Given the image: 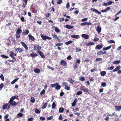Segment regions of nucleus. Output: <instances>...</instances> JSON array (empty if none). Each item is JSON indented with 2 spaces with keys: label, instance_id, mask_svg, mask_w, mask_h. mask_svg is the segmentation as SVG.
I'll return each instance as SVG.
<instances>
[{
  "label": "nucleus",
  "instance_id": "7c9ffc66",
  "mask_svg": "<svg viewBox=\"0 0 121 121\" xmlns=\"http://www.w3.org/2000/svg\"><path fill=\"white\" fill-rule=\"evenodd\" d=\"M8 104H6L4 105L2 107V108L3 109H5L8 107Z\"/></svg>",
  "mask_w": 121,
  "mask_h": 121
},
{
  "label": "nucleus",
  "instance_id": "8fccbe9b",
  "mask_svg": "<svg viewBox=\"0 0 121 121\" xmlns=\"http://www.w3.org/2000/svg\"><path fill=\"white\" fill-rule=\"evenodd\" d=\"M47 67L49 69L52 70V71L54 70V68L52 67H51L49 65H48L47 66Z\"/></svg>",
  "mask_w": 121,
  "mask_h": 121
},
{
  "label": "nucleus",
  "instance_id": "de8ad7c7",
  "mask_svg": "<svg viewBox=\"0 0 121 121\" xmlns=\"http://www.w3.org/2000/svg\"><path fill=\"white\" fill-rule=\"evenodd\" d=\"M17 116L19 117H22L23 116V114L22 113L20 112L17 114Z\"/></svg>",
  "mask_w": 121,
  "mask_h": 121
},
{
  "label": "nucleus",
  "instance_id": "423d86ee",
  "mask_svg": "<svg viewBox=\"0 0 121 121\" xmlns=\"http://www.w3.org/2000/svg\"><path fill=\"white\" fill-rule=\"evenodd\" d=\"M82 37L84 38L85 39H88L89 38V36L87 35L83 34L82 35Z\"/></svg>",
  "mask_w": 121,
  "mask_h": 121
},
{
  "label": "nucleus",
  "instance_id": "c85d7f7f",
  "mask_svg": "<svg viewBox=\"0 0 121 121\" xmlns=\"http://www.w3.org/2000/svg\"><path fill=\"white\" fill-rule=\"evenodd\" d=\"M95 43L93 42H89L87 43L86 45L87 46H89L91 45H93Z\"/></svg>",
  "mask_w": 121,
  "mask_h": 121
},
{
  "label": "nucleus",
  "instance_id": "9b49d317",
  "mask_svg": "<svg viewBox=\"0 0 121 121\" xmlns=\"http://www.w3.org/2000/svg\"><path fill=\"white\" fill-rule=\"evenodd\" d=\"M103 45H98L96 46L95 48L98 49H101L103 47Z\"/></svg>",
  "mask_w": 121,
  "mask_h": 121
},
{
  "label": "nucleus",
  "instance_id": "3c124183",
  "mask_svg": "<svg viewBox=\"0 0 121 121\" xmlns=\"http://www.w3.org/2000/svg\"><path fill=\"white\" fill-rule=\"evenodd\" d=\"M63 119V117L60 114L59 117V120H62Z\"/></svg>",
  "mask_w": 121,
  "mask_h": 121
},
{
  "label": "nucleus",
  "instance_id": "bf43d9fd",
  "mask_svg": "<svg viewBox=\"0 0 121 121\" xmlns=\"http://www.w3.org/2000/svg\"><path fill=\"white\" fill-rule=\"evenodd\" d=\"M102 60V59L101 58H97L95 60V61H100Z\"/></svg>",
  "mask_w": 121,
  "mask_h": 121
},
{
  "label": "nucleus",
  "instance_id": "ddd939ff",
  "mask_svg": "<svg viewBox=\"0 0 121 121\" xmlns=\"http://www.w3.org/2000/svg\"><path fill=\"white\" fill-rule=\"evenodd\" d=\"M71 37L73 38L77 39L80 38V36L79 35H72Z\"/></svg>",
  "mask_w": 121,
  "mask_h": 121
},
{
  "label": "nucleus",
  "instance_id": "39448f33",
  "mask_svg": "<svg viewBox=\"0 0 121 121\" xmlns=\"http://www.w3.org/2000/svg\"><path fill=\"white\" fill-rule=\"evenodd\" d=\"M106 52L105 51L103 52V51H101L100 52L99 51L97 53V55H101L102 54H106Z\"/></svg>",
  "mask_w": 121,
  "mask_h": 121
},
{
  "label": "nucleus",
  "instance_id": "9d476101",
  "mask_svg": "<svg viewBox=\"0 0 121 121\" xmlns=\"http://www.w3.org/2000/svg\"><path fill=\"white\" fill-rule=\"evenodd\" d=\"M18 97V96L17 95L12 96L11 97L9 101H13L15 99L17 98Z\"/></svg>",
  "mask_w": 121,
  "mask_h": 121
},
{
  "label": "nucleus",
  "instance_id": "e2e57ef3",
  "mask_svg": "<svg viewBox=\"0 0 121 121\" xmlns=\"http://www.w3.org/2000/svg\"><path fill=\"white\" fill-rule=\"evenodd\" d=\"M33 118L31 117L28 119L27 120V121H33Z\"/></svg>",
  "mask_w": 121,
  "mask_h": 121
},
{
  "label": "nucleus",
  "instance_id": "864d4df0",
  "mask_svg": "<svg viewBox=\"0 0 121 121\" xmlns=\"http://www.w3.org/2000/svg\"><path fill=\"white\" fill-rule=\"evenodd\" d=\"M114 68V66H112L110 67H109L108 68L109 70H112Z\"/></svg>",
  "mask_w": 121,
  "mask_h": 121
},
{
  "label": "nucleus",
  "instance_id": "09e8293b",
  "mask_svg": "<svg viewBox=\"0 0 121 121\" xmlns=\"http://www.w3.org/2000/svg\"><path fill=\"white\" fill-rule=\"evenodd\" d=\"M45 93V91L44 90H43L40 92V94L41 95Z\"/></svg>",
  "mask_w": 121,
  "mask_h": 121
},
{
  "label": "nucleus",
  "instance_id": "1a4fd4ad",
  "mask_svg": "<svg viewBox=\"0 0 121 121\" xmlns=\"http://www.w3.org/2000/svg\"><path fill=\"white\" fill-rule=\"evenodd\" d=\"M121 68V67L120 65H119L117 66V67L114 70H113V72H114L118 71Z\"/></svg>",
  "mask_w": 121,
  "mask_h": 121
},
{
  "label": "nucleus",
  "instance_id": "f704fd0d",
  "mask_svg": "<svg viewBox=\"0 0 121 121\" xmlns=\"http://www.w3.org/2000/svg\"><path fill=\"white\" fill-rule=\"evenodd\" d=\"M0 78L1 79V80L2 81H4V76L2 74H1L0 75Z\"/></svg>",
  "mask_w": 121,
  "mask_h": 121
},
{
  "label": "nucleus",
  "instance_id": "4468645a",
  "mask_svg": "<svg viewBox=\"0 0 121 121\" xmlns=\"http://www.w3.org/2000/svg\"><path fill=\"white\" fill-rule=\"evenodd\" d=\"M28 37H29V39L30 40L32 41H34L35 40V39L34 38L32 35H28Z\"/></svg>",
  "mask_w": 121,
  "mask_h": 121
},
{
  "label": "nucleus",
  "instance_id": "bb28decb",
  "mask_svg": "<svg viewBox=\"0 0 121 121\" xmlns=\"http://www.w3.org/2000/svg\"><path fill=\"white\" fill-rule=\"evenodd\" d=\"M64 110V108H63L60 107L59 108V112H62Z\"/></svg>",
  "mask_w": 121,
  "mask_h": 121
},
{
  "label": "nucleus",
  "instance_id": "6e6552de",
  "mask_svg": "<svg viewBox=\"0 0 121 121\" xmlns=\"http://www.w3.org/2000/svg\"><path fill=\"white\" fill-rule=\"evenodd\" d=\"M64 27H66V28L68 29H71L73 28V26L70 25H67L64 26Z\"/></svg>",
  "mask_w": 121,
  "mask_h": 121
},
{
  "label": "nucleus",
  "instance_id": "13d9d810",
  "mask_svg": "<svg viewBox=\"0 0 121 121\" xmlns=\"http://www.w3.org/2000/svg\"><path fill=\"white\" fill-rule=\"evenodd\" d=\"M65 89L67 90H69L70 89L69 87L67 86H65Z\"/></svg>",
  "mask_w": 121,
  "mask_h": 121
},
{
  "label": "nucleus",
  "instance_id": "f03ea898",
  "mask_svg": "<svg viewBox=\"0 0 121 121\" xmlns=\"http://www.w3.org/2000/svg\"><path fill=\"white\" fill-rule=\"evenodd\" d=\"M80 89L82 91H83L84 92H87L89 91L84 86H83L80 87Z\"/></svg>",
  "mask_w": 121,
  "mask_h": 121
},
{
  "label": "nucleus",
  "instance_id": "2eb2a0df",
  "mask_svg": "<svg viewBox=\"0 0 121 121\" xmlns=\"http://www.w3.org/2000/svg\"><path fill=\"white\" fill-rule=\"evenodd\" d=\"M40 69L38 68H35L34 69V72L36 73H39L40 72Z\"/></svg>",
  "mask_w": 121,
  "mask_h": 121
},
{
  "label": "nucleus",
  "instance_id": "b1692460",
  "mask_svg": "<svg viewBox=\"0 0 121 121\" xmlns=\"http://www.w3.org/2000/svg\"><path fill=\"white\" fill-rule=\"evenodd\" d=\"M30 56L32 57L37 56H38L37 55L36 53H33L30 54Z\"/></svg>",
  "mask_w": 121,
  "mask_h": 121
},
{
  "label": "nucleus",
  "instance_id": "a211bd4d",
  "mask_svg": "<svg viewBox=\"0 0 121 121\" xmlns=\"http://www.w3.org/2000/svg\"><path fill=\"white\" fill-rule=\"evenodd\" d=\"M120 60H115L112 63L113 64H118L120 63Z\"/></svg>",
  "mask_w": 121,
  "mask_h": 121
},
{
  "label": "nucleus",
  "instance_id": "680f3d73",
  "mask_svg": "<svg viewBox=\"0 0 121 121\" xmlns=\"http://www.w3.org/2000/svg\"><path fill=\"white\" fill-rule=\"evenodd\" d=\"M99 40V39L98 38H97L96 37L94 39V41H98Z\"/></svg>",
  "mask_w": 121,
  "mask_h": 121
},
{
  "label": "nucleus",
  "instance_id": "473e14b6",
  "mask_svg": "<svg viewBox=\"0 0 121 121\" xmlns=\"http://www.w3.org/2000/svg\"><path fill=\"white\" fill-rule=\"evenodd\" d=\"M41 37L44 40H45L46 39V36H45L43 35H41Z\"/></svg>",
  "mask_w": 121,
  "mask_h": 121
},
{
  "label": "nucleus",
  "instance_id": "aec40b11",
  "mask_svg": "<svg viewBox=\"0 0 121 121\" xmlns=\"http://www.w3.org/2000/svg\"><path fill=\"white\" fill-rule=\"evenodd\" d=\"M22 32V30L20 29H18L16 31V33L18 34H21Z\"/></svg>",
  "mask_w": 121,
  "mask_h": 121
},
{
  "label": "nucleus",
  "instance_id": "79ce46f5",
  "mask_svg": "<svg viewBox=\"0 0 121 121\" xmlns=\"http://www.w3.org/2000/svg\"><path fill=\"white\" fill-rule=\"evenodd\" d=\"M68 81L69 82L71 83H73L74 82L72 78H69Z\"/></svg>",
  "mask_w": 121,
  "mask_h": 121
},
{
  "label": "nucleus",
  "instance_id": "5701e85b",
  "mask_svg": "<svg viewBox=\"0 0 121 121\" xmlns=\"http://www.w3.org/2000/svg\"><path fill=\"white\" fill-rule=\"evenodd\" d=\"M57 83L58 84L56 85V87L55 88V89L57 90H59L60 88V85H59V83Z\"/></svg>",
  "mask_w": 121,
  "mask_h": 121
},
{
  "label": "nucleus",
  "instance_id": "e433bc0d",
  "mask_svg": "<svg viewBox=\"0 0 121 121\" xmlns=\"http://www.w3.org/2000/svg\"><path fill=\"white\" fill-rule=\"evenodd\" d=\"M101 85L103 87H105L106 86V83L104 82H102L101 83Z\"/></svg>",
  "mask_w": 121,
  "mask_h": 121
},
{
  "label": "nucleus",
  "instance_id": "dca6fc26",
  "mask_svg": "<svg viewBox=\"0 0 121 121\" xmlns=\"http://www.w3.org/2000/svg\"><path fill=\"white\" fill-rule=\"evenodd\" d=\"M101 27H100L99 26H97V28L96 29V30L97 32L98 33H100L101 31Z\"/></svg>",
  "mask_w": 121,
  "mask_h": 121
},
{
  "label": "nucleus",
  "instance_id": "72a5a7b5",
  "mask_svg": "<svg viewBox=\"0 0 121 121\" xmlns=\"http://www.w3.org/2000/svg\"><path fill=\"white\" fill-rule=\"evenodd\" d=\"M1 56L2 57L4 58H9V57L8 56L4 55H1Z\"/></svg>",
  "mask_w": 121,
  "mask_h": 121
},
{
  "label": "nucleus",
  "instance_id": "4d7b16f0",
  "mask_svg": "<svg viewBox=\"0 0 121 121\" xmlns=\"http://www.w3.org/2000/svg\"><path fill=\"white\" fill-rule=\"evenodd\" d=\"M40 119L41 121H43L45 120V118L44 117H40Z\"/></svg>",
  "mask_w": 121,
  "mask_h": 121
},
{
  "label": "nucleus",
  "instance_id": "412c9836",
  "mask_svg": "<svg viewBox=\"0 0 121 121\" xmlns=\"http://www.w3.org/2000/svg\"><path fill=\"white\" fill-rule=\"evenodd\" d=\"M18 79L19 78H17L14 79L11 82V84H13L14 83L16 82Z\"/></svg>",
  "mask_w": 121,
  "mask_h": 121
},
{
  "label": "nucleus",
  "instance_id": "7ed1b4c3",
  "mask_svg": "<svg viewBox=\"0 0 121 121\" xmlns=\"http://www.w3.org/2000/svg\"><path fill=\"white\" fill-rule=\"evenodd\" d=\"M60 63L61 64L64 66H65L67 65V63L64 60H62Z\"/></svg>",
  "mask_w": 121,
  "mask_h": 121
},
{
  "label": "nucleus",
  "instance_id": "f3484780",
  "mask_svg": "<svg viewBox=\"0 0 121 121\" xmlns=\"http://www.w3.org/2000/svg\"><path fill=\"white\" fill-rule=\"evenodd\" d=\"M111 47L112 45H110L108 47H106L103 48V50H108Z\"/></svg>",
  "mask_w": 121,
  "mask_h": 121
},
{
  "label": "nucleus",
  "instance_id": "c03bdc74",
  "mask_svg": "<svg viewBox=\"0 0 121 121\" xmlns=\"http://www.w3.org/2000/svg\"><path fill=\"white\" fill-rule=\"evenodd\" d=\"M4 86V84L3 83H1L0 85V91L2 89Z\"/></svg>",
  "mask_w": 121,
  "mask_h": 121
},
{
  "label": "nucleus",
  "instance_id": "2f4dec72",
  "mask_svg": "<svg viewBox=\"0 0 121 121\" xmlns=\"http://www.w3.org/2000/svg\"><path fill=\"white\" fill-rule=\"evenodd\" d=\"M82 50V49L80 48H78L76 49V52H79Z\"/></svg>",
  "mask_w": 121,
  "mask_h": 121
},
{
  "label": "nucleus",
  "instance_id": "393cba45",
  "mask_svg": "<svg viewBox=\"0 0 121 121\" xmlns=\"http://www.w3.org/2000/svg\"><path fill=\"white\" fill-rule=\"evenodd\" d=\"M115 109L118 110H120L121 109V107L120 106L118 107L117 106H115Z\"/></svg>",
  "mask_w": 121,
  "mask_h": 121
},
{
  "label": "nucleus",
  "instance_id": "4be33fe9",
  "mask_svg": "<svg viewBox=\"0 0 121 121\" xmlns=\"http://www.w3.org/2000/svg\"><path fill=\"white\" fill-rule=\"evenodd\" d=\"M9 53L10 54V56L13 59H14L15 60H16V59L15 57L14 56H13V54H12L11 52H9Z\"/></svg>",
  "mask_w": 121,
  "mask_h": 121
},
{
  "label": "nucleus",
  "instance_id": "20e7f679",
  "mask_svg": "<svg viewBox=\"0 0 121 121\" xmlns=\"http://www.w3.org/2000/svg\"><path fill=\"white\" fill-rule=\"evenodd\" d=\"M21 44L22 45L24 48L26 50H27L28 48L25 43L23 42H21Z\"/></svg>",
  "mask_w": 121,
  "mask_h": 121
},
{
  "label": "nucleus",
  "instance_id": "69168bd1",
  "mask_svg": "<svg viewBox=\"0 0 121 121\" xmlns=\"http://www.w3.org/2000/svg\"><path fill=\"white\" fill-rule=\"evenodd\" d=\"M110 9V8L109 7H108L105 9V10L106 12L108 11Z\"/></svg>",
  "mask_w": 121,
  "mask_h": 121
},
{
  "label": "nucleus",
  "instance_id": "a878e982",
  "mask_svg": "<svg viewBox=\"0 0 121 121\" xmlns=\"http://www.w3.org/2000/svg\"><path fill=\"white\" fill-rule=\"evenodd\" d=\"M73 42L72 41L69 40L67 42H66L65 44L66 45H68L71 43Z\"/></svg>",
  "mask_w": 121,
  "mask_h": 121
},
{
  "label": "nucleus",
  "instance_id": "cd10ccee",
  "mask_svg": "<svg viewBox=\"0 0 121 121\" xmlns=\"http://www.w3.org/2000/svg\"><path fill=\"white\" fill-rule=\"evenodd\" d=\"M35 99L33 97H31V102L32 103H34L35 102Z\"/></svg>",
  "mask_w": 121,
  "mask_h": 121
},
{
  "label": "nucleus",
  "instance_id": "a18cd8bd",
  "mask_svg": "<svg viewBox=\"0 0 121 121\" xmlns=\"http://www.w3.org/2000/svg\"><path fill=\"white\" fill-rule=\"evenodd\" d=\"M58 84V83H57L56 84H52L51 85V86L52 87H54L56 86V85Z\"/></svg>",
  "mask_w": 121,
  "mask_h": 121
},
{
  "label": "nucleus",
  "instance_id": "f8f14e48",
  "mask_svg": "<svg viewBox=\"0 0 121 121\" xmlns=\"http://www.w3.org/2000/svg\"><path fill=\"white\" fill-rule=\"evenodd\" d=\"M16 51L17 52L21 53L23 51V50L21 48H17L15 49Z\"/></svg>",
  "mask_w": 121,
  "mask_h": 121
},
{
  "label": "nucleus",
  "instance_id": "338daca9",
  "mask_svg": "<svg viewBox=\"0 0 121 121\" xmlns=\"http://www.w3.org/2000/svg\"><path fill=\"white\" fill-rule=\"evenodd\" d=\"M85 78L83 77H82L80 78V80L82 81H83L85 80Z\"/></svg>",
  "mask_w": 121,
  "mask_h": 121
},
{
  "label": "nucleus",
  "instance_id": "774afa93",
  "mask_svg": "<svg viewBox=\"0 0 121 121\" xmlns=\"http://www.w3.org/2000/svg\"><path fill=\"white\" fill-rule=\"evenodd\" d=\"M53 118V117L51 116H50L48 117L47 118V119L48 120H51Z\"/></svg>",
  "mask_w": 121,
  "mask_h": 121
},
{
  "label": "nucleus",
  "instance_id": "f257e3e1",
  "mask_svg": "<svg viewBox=\"0 0 121 121\" xmlns=\"http://www.w3.org/2000/svg\"><path fill=\"white\" fill-rule=\"evenodd\" d=\"M9 103L12 106L16 105L17 104L15 101H9Z\"/></svg>",
  "mask_w": 121,
  "mask_h": 121
},
{
  "label": "nucleus",
  "instance_id": "0eeeda50",
  "mask_svg": "<svg viewBox=\"0 0 121 121\" xmlns=\"http://www.w3.org/2000/svg\"><path fill=\"white\" fill-rule=\"evenodd\" d=\"M91 22H85L82 23H81L80 25L81 26H85L86 25H91Z\"/></svg>",
  "mask_w": 121,
  "mask_h": 121
},
{
  "label": "nucleus",
  "instance_id": "58836bf2",
  "mask_svg": "<svg viewBox=\"0 0 121 121\" xmlns=\"http://www.w3.org/2000/svg\"><path fill=\"white\" fill-rule=\"evenodd\" d=\"M55 31L57 33H59L60 32V30L57 27L55 29Z\"/></svg>",
  "mask_w": 121,
  "mask_h": 121
},
{
  "label": "nucleus",
  "instance_id": "37998d69",
  "mask_svg": "<svg viewBox=\"0 0 121 121\" xmlns=\"http://www.w3.org/2000/svg\"><path fill=\"white\" fill-rule=\"evenodd\" d=\"M56 107V105L54 102H53L52 105V108L53 109L54 108Z\"/></svg>",
  "mask_w": 121,
  "mask_h": 121
},
{
  "label": "nucleus",
  "instance_id": "c9c22d12",
  "mask_svg": "<svg viewBox=\"0 0 121 121\" xmlns=\"http://www.w3.org/2000/svg\"><path fill=\"white\" fill-rule=\"evenodd\" d=\"M63 43H58L56 44V46H62V45H63Z\"/></svg>",
  "mask_w": 121,
  "mask_h": 121
},
{
  "label": "nucleus",
  "instance_id": "603ef678",
  "mask_svg": "<svg viewBox=\"0 0 121 121\" xmlns=\"http://www.w3.org/2000/svg\"><path fill=\"white\" fill-rule=\"evenodd\" d=\"M62 0H60L57 2V4H61L62 2Z\"/></svg>",
  "mask_w": 121,
  "mask_h": 121
},
{
  "label": "nucleus",
  "instance_id": "6ab92c4d",
  "mask_svg": "<svg viewBox=\"0 0 121 121\" xmlns=\"http://www.w3.org/2000/svg\"><path fill=\"white\" fill-rule=\"evenodd\" d=\"M106 73V72L105 71H103L100 72V74L101 76H104Z\"/></svg>",
  "mask_w": 121,
  "mask_h": 121
},
{
  "label": "nucleus",
  "instance_id": "49530a36",
  "mask_svg": "<svg viewBox=\"0 0 121 121\" xmlns=\"http://www.w3.org/2000/svg\"><path fill=\"white\" fill-rule=\"evenodd\" d=\"M25 33L24 35H27L29 33V31L28 30H25Z\"/></svg>",
  "mask_w": 121,
  "mask_h": 121
},
{
  "label": "nucleus",
  "instance_id": "a19ab883",
  "mask_svg": "<svg viewBox=\"0 0 121 121\" xmlns=\"http://www.w3.org/2000/svg\"><path fill=\"white\" fill-rule=\"evenodd\" d=\"M35 112L36 113H40V111L37 108H35Z\"/></svg>",
  "mask_w": 121,
  "mask_h": 121
},
{
  "label": "nucleus",
  "instance_id": "4c0bfd02",
  "mask_svg": "<svg viewBox=\"0 0 121 121\" xmlns=\"http://www.w3.org/2000/svg\"><path fill=\"white\" fill-rule=\"evenodd\" d=\"M47 103H44L43 104V106L42 107V108L43 109H44L47 106Z\"/></svg>",
  "mask_w": 121,
  "mask_h": 121
},
{
  "label": "nucleus",
  "instance_id": "ea45409f",
  "mask_svg": "<svg viewBox=\"0 0 121 121\" xmlns=\"http://www.w3.org/2000/svg\"><path fill=\"white\" fill-rule=\"evenodd\" d=\"M108 42L109 43H115V41L112 40H110L108 41Z\"/></svg>",
  "mask_w": 121,
  "mask_h": 121
},
{
  "label": "nucleus",
  "instance_id": "052dcab7",
  "mask_svg": "<svg viewBox=\"0 0 121 121\" xmlns=\"http://www.w3.org/2000/svg\"><path fill=\"white\" fill-rule=\"evenodd\" d=\"M19 34L16 33L15 34L16 37L17 38H18L20 37V35Z\"/></svg>",
  "mask_w": 121,
  "mask_h": 121
},
{
  "label": "nucleus",
  "instance_id": "0e129e2a",
  "mask_svg": "<svg viewBox=\"0 0 121 121\" xmlns=\"http://www.w3.org/2000/svg\"><path fill=\"white\" fill-rule=\"evenodd\" d=\"M95 12L97 13L98 14H101V13L99 11H98L97 9H96V10H95Z\"/></svg>",
  "mask_w": 121,
  "mask_h": 121
},
{
  "label": "nucleus",
  "instance_id": "5fc2aeb1",
  "mask_svg": "<svg viewBox=\"0 0 121 121\" xmlns=\"http://www.w3.org/2000/svg\"><path fill=\"white\" fill-rule=\"evenodd\" d=\"M88 20V18H85L81 20V21L82 22H85L87 21Z\"/></svg>",
  "mask_w": 121,
  "mask_h": 121
},
{
  "label": "nucleus",
  "instance_id": "6e6d98bb",
  "mask_svg": "<svg viewBox=\"0 0 121 121\" xmlns=\"http://www.w3.org/2000/svg\"><path fill=\"white\" fill-rule=\"evenodd\" d=\"M37 49H38V50H39L41 49V47L39 45H38L37 46H36Z\"/></svg>",
  "mask_w": 121,
  "mask_h": 121
},
{
  "label": "nucleus",
  "instance_id": "c756f323",
  "mask_svg": "<svg viewBox=\"0 0 121 121\" xmlns=\"http://www.w3.org/2000/svg\"><path fill=\"white\" fill-rule=\"evenodd\" d=\"M82 93V92L81 91H78L76 93V95H79L81 94Z\"/></svg>",
  "mask_w": 121,
  "mask_h": 121
}]
</instances>
